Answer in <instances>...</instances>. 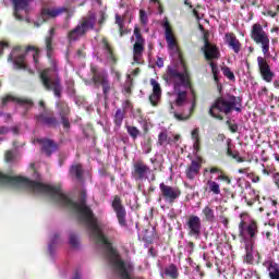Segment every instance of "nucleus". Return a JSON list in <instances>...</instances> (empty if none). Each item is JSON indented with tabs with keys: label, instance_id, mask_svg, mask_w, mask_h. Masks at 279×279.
Here are the masks:
<instances>
[{
	"label": "nucleus",
	"instance_id": "f03ea898",
	"mask_svg": "<svg viewBox=\"0 0 279 279\" xmlns=\"http://www.w3.org/2000/svg\"><path fill=\"white\" fill-rule=\"evenodd\" d=\"M240 236L244 241L245 255L244 263L252 265L254 263V247L258 239V225L256 221L245 222L241 221L239 225Z\"/></svg>",
	"mask_w": 279,
	"mask_h": 279
},
{
	"label": "nucleus",
	"instance_id": "603ef678",
	"mask_svg": "<svg viewBox=\"0 0 279 279\" xmlns=\"http://www.w3.org/2000/svg\"><path fill=\"white\" fill-rule=\"evenodd\" d=\"M158 143L159 145H167V132H161L158 135Z\"/></svg>",
	"mask_w": 279,
	"mask_h": 279
},
{
	"label": "nucleus",
	"instance_id": "864d4df0",
	"mask_svg": "<svg viewBox=\"0 0 279 279\" xmlns=\"http://www.w3.org/2000/svg\"><path fill=\"white\" fill-rule=\"evenodd\" d=\"M116 23L121 31L123 29V27H125V24H123V17H121V15L119 14H116Z\"/></svg>",
	"mask_w": 279,
	"mask_h": 279
},
{
	"label": "nucleus",
	"instance_id": "052dcab7",
	"mask_svg": "<svg viewBox=\"0 0 279 279\" xmlns=\"http://www.w3.org/2000/svg\"><path fill=\"white\" fill-rule=\"evenodd\" d=\"M72 279H82V269L77 268L74 271V276L72 277Z\"/></svg>",
	"mask_w": 279,
	"mask_h": 279
},
{
	"label": "nucleus",
	"instance_id": "393cba45",
	"mask_svg": "<svg viewBox=\"0 0 279 279\" xmlns=\"http://www.w3.org/2000/svg\"><path fill=\"white\" fill-rule=\"evenodd\" d=\"M101 45L102 49H105V51L108 53L109 59L112 60V62H117V57L114 56V48H112V45H110L108 37L101 38Z\"/></svg>",
	"mask_w": 279,
	"mask_h": 279
},
{
	"label": "nucleus",
	"instance_id": "774afa93",
	"mask_svg": "<svg viewBox=\"0 0 279 279\" xmlns=\"http://www.w3.org/2000/svg\"><path fill=\"white\" fill-rule=\"evenodd\" d=\"M274 181H275V184H277L278 189H279V174L278 173L274 174Z\"/></svg>",
	"mask_w": 279,
	"mask_h": 279
},
{
	"label": "nucleus",
	"instance_id": "72a5a7b5",
	"mask_svg": "<svg viewBox=\"0 0 279 279\" xmlns=\"http://www.w3.org/2000/svg\"><path fill=\"white\" fill-rule=\"evenodd\" d=\"M126 132L133 141H136L141 136V131L136 126L128 125Z\"/></svg>",
	"mask_w": 279,
	"mask_h": 279
},
{
	"label": "nucleus",
	"instance_id": "a211bd4d",
	"mask_svg": "<svg viewBox=\"0 0 279 279\" xmlns=\"http://www.w3.org/2000/svg\"><path fill=\"white\" fill-rule=\"evenodd\" d=\"M9 101H14L17 104V108H22L24 110V113L34 106V102L32 100L25 99V98H14L13 96H7L5 98L2 99V106H8Z\"/></svg>",
	"mask_w": 279,
	"mask_h": 279
},
{
	"label": "nucleus",
	"instance_id": "cd10ccee",
	"mask_svg": "<svg viewBox=\"0 0 279 279\" xmlns=\"http://www.w3.org/2000/svg\"><path fill=\"white\" fill-rule=\"evenodd\" d=\"M69 246L70 250L77 251L80 250V235L75 232L69 234Z\"/></svg>",
	"mask_w": 279,
	"mask_h": 279
},
{
	"label": "nucleus",
	"instance_id": "5fc2aeb1",
	"mask_svg": "<svg viewBox=\"0 0 279 279\" xmlns=\"http://www.w3.org/2000/svg\"><path fill=\"white\" fill-rule=\"evenodd\" d=\"M150 3H157L159 14H163L165 8L162 7V2H160V0H150Z\"/></svg>",
	"mask_w": 279,
	"mask_h": 279
},
{
	"label": "nucleus",
	"instance_id": "1a4fd4ad",
	"mask_svg": "<svg viewBox=\"0 0 279 279\" xmlns=\"http://www.w3.org/2000/svg\"><path fill=\"white\" fill-rule=\"evenodd\" d=\"M201 51L204 53L205 60L209 62L211 71H218L219 68L215 60H219L221 58L219 47H217L215 44H207L201 48Z\"/></svg>",
	"mask_w": 279,
	"mask_h": 279
},
{
	"label": "nucleus",
	"instance_id": "4d7b16f0",
	"mask_svg": "<svg viewBox=\"0 0 279 279\" xmlns=\"http://www.w3.org/2000/svg\"><path fill=\"white\" fill-rule=\"evenodd\" d=\"M208 38H210V34L208 33V31H205L203 33L204 45H213V43H210Z\"/></svg>",
	"mask_w": 279,
	"mask_h": 279
},
{
	"label": "nucleus",
	"instance_id": "9b49d317",
	"mask_svg": "<svg viewBox=\"0 0 279 279\" xmlns=\"http://www.w3.org/2000/svg\"><path fill=\"white\" fill-rule=\"evenodd\" d=\"M159 190L161 192V197L167 204H174L180 199L182 191L178 186H170L165 183L159 184Z\"/></svg>",
	"mask_w": 279,
	"mask_h": 279
},
{
	"label": "nucleus",
	"instance_id": "39448f33",
	"mask_svg": "<svg viewBox=\"0 0 279 279\" xmlns=\"http://www.w3.org/2000/svg\"><path fill=\"white\" fill-rule=\"evenodd\" d=\"M29 51H33V60L35 64H38V60H40V49L36 46H27L25 50L21 46H15L8 57V62H12L15 69L27 71L25 53H29Z\"/></svg>",
	"mask_w": 279,
	"mask_h": 279
},
{
	"label": "nucleus",
	"instance_id": "5701e85b",
	"mask_svg": "<svg viewBox=\"0 0 279 279\" xmlns=\"http://www.w3.org/2000/svg\"><path fill=\"white\" fill-rule=\"evenodd\" d=\"M225 37L227 45L233 49L234 53H239L241 51V41H239L236 35L234 33H227Z\"/></svg>",
	"mask_w": 279,
	"mask_h": 279
},
{
	"label": "nucleus",
	"instance_id": "c9c22d12",
	"mask_svg": "<svg viewBox=\"0 0 279 279\" xmlns=\"http://www.w3.org/2000/svg\"><path fill=\"white\" fill-rule=\"evenodd\" d=\"M145 49V41H135L133 46L134 56H141Z\"/></svg>",
	"mask_w": 279,
	"mask_h": 279
},
{
	"label": "nucleus",
	"instance_id": "c03bdc74",
	"mask_svg": "<svg viewBox=\"0 0 279 279\" xmlns=\"http://www.w3.org/2000/svg\"><path fill=\"white\" fill-rule=\"evenodd\" d=\"M124 90L128 94L132 93V77L130 76V74L126 75V81H125V84H124Z\"/></svg>",
	"mask_w": 279,
	"mask_h": 279
},
{
	"label": "nucleus",
	"instance_id": "423d86ee",
	"mask_svg": "<svg viewBox=\"0 0 279 279\" xmlns=\"http://www.w3.org/2000/svg\"><path fill=\"white\" fill-rule=\"evenodd\" d=\"M40 82L47 90H53L54 97H62V83L58 73L51 71L39 72Z\"/></svg>",
	"mask_w": 279,
	"mask_h": 279
},
{
	"label": "nucleus",
	"instance_id": "c85d7f7f",
	"mask_svg": "<svg viewBox=\"0 0 279 279\" xmlns=\"http://www.w3.org/2000/svg\"><path fill=\"white\" fill-rule=\"evenodd\" d=\"M70 173L76 178L78 182H82V178L84 177V169H82L81 165H73L70 169Z\"/></svg>",
	"mask_w": 279,
	"mask_h": 279
},
{
	"label": "nucleus",
	"instance_id": "e2e57ef3",
	"mask_svg": "<svg viewBox=\"0 0 279 279\" xmlns=\"http://www.w3.org/2000/svg\"><path fill=\"white\" fill-rule=\"evenodd\" d=\"M195 248V244L193 242H189L186 245V250L189 254H193V250Z\"/></svg>",
	"mask_w": 279,
	"mask_h": 279
},
{
	"label": "nucleus",
	"instance_id": "2f4dec72",
	"mask_svg": "<svg viewBox=\"0 0 279 279\" xmlns=\"http://www.w3.org/2000/svg\"><path fill=\"white\" fill-rule=\"evenodd\" d=\"M207 186L209 193H213L214 195H221V187L219 186V183L209 180L207 181Z\"/></svg>",
	"mask_w": 279,
	"mask_h": 279
},
{
	"label": "nucleus",
	"instance_id": "7c9ffc66",
	"mask_svg": "<svg viewBox=\"0 0 279 279\" xmlns=\"http://www.w3.org/2000/svg\"><path fill=\"white\" fill-rule=\"evenodd\" d=\"M13 3V8L15 12H19V10H27L29 8V1L31 0H11Z\"/></svg>",
	"mask_w": 279,
	"mask_h": 279
},
{
	"label": "nucleus",
	"instance_id": "6ab92c4d",
	"mask_svg": "<svg viewBox=\"0 0 279 279\" xmlns=\"http://www.w3.org/2000/svg\"><path fill=\"white\" fill-rule=\"evenodd\" d=\"M162 27L165 29V36L168 47H170V49L175 48L178 46V43L175 41V35H173V28H171V24L169 23L168 17L163 19Z\"/></svg>",
	"mask_w": 279,
	"mask_h": 279
},
{
	"label": "nucleus",
	"instance_id": "de8ad7c7",
	"mask_svg": "<svg viewBox=\"0 0 279 279\" xmlns=\"http://www.w3.org/2000/svg\"><path fill=\"white\" fill-rule=\"evenodd\" d=\"M252 193L254 198H248L247 196H243V201L245 202V204H247V206H254V202L258 199V196H256V193L254 191H252Z\"/></svg>",
	"mask_w": 279,
	"mask_h": 279
},
{
	"label": "nucleus",
	"instance_id": "6e6d98bb",
	"mask_svg": "<svg viewBox=\"0 0 279 279\" xmlns=\"http://www.w3.org/2000/svg\"><path fill=\"white\" fill-rule=\"evenodd\" d=\"M199 8H202V5L197 4L196 8L192 11L193 16H195L197 21H202V15H199V11H197Z\"/></svg>",
	"mask_w": 279,
	"mask_h": 279
},
{
	"label": "nucleus",
	"instance_id": "37998d69",
	"mask_svg": "<svg viewBox=\"0 0 279 279\" xmlns=\"http://www.w3.org/2000/svg\"><path fill=\"white\" fill-rule=\"evenodd\" d=\"M108 21V14H106V11H99V20L98 25L100 27H104V24Z\"/></svg>",
	"mask_w": 279,
	"mask_h": 279
},
{
	"label": "nucleus",
	"instance_id": "a878e982",
	"mask_svg": "<svg viewBox=\"0 0 279 279\" xmlns=\"http://www.w3.org/2000/svg\"><path fill=\"white\" fill-rule=\"evenodd\" d=\"M163 274L170 279H178L180 277V270L178 269V266H175V264H170L169 266H166L163 269Z\"/></svg>",
	"mask_w": 279,
	"mask_h": 279
},
{
	"label": "nucleus",
	"instance_id": "9d476101",
	"mask_svg": "<svg viewBox=\"0 0 279 279\" xmlns=\"http://www.w3.org/2000/svg\"><path fill=\"white\" fill-rule=\"evenodd\" d=\"M111 208L113 213H116L119 226L121 228H128V211L125 210V206H123V201H121V197L119 195H114L111 198Z\"/></svg>",
	"mask_w": 279,
	"mask_h": 279
},
{
	"label": "nucleus",
	"instance_id": "dca6fc26",
	"mask_svg": "<svg viewBox=\"0 0 279 279\" xmlns=\"http://www.w3.org/2000/svg\"><path fill=\"white\" fill-rule=\"evenodd\" d=\"M37 143H39L41 147V154H45V156H51L58 150V144L53 142V140L39 138L37 140Z\"/></svg>",
	"mask_w": 279,
	"mask_h": 279
},
{
	"label": "nucleus",
	"instance_id": "ea45409f",
	"mask_svg": "<svg viewBox=\"0 0 279 279\" xmlns=\"http://www.w3.org/2000/svg\"><path fill=\"white\" fill-rule=\"evenodd\" d=\"M114 123L118 125V128H120L121 123H123V111H121V109L116 111Z\"/></svg>",
	"mask_w": 279,
	"mask_h": 279
},
{
	"label": "nucleus",
	"instance_id": "a19ab883",
	"mask_svg": "<svg viewBox=\"0 0 279 279\" xmlns=\"http://www.w3.org/2000/svg\"><path fill=\"white\" fill-rule=\"evenodd\" d=\"M213 77L217 84V89L221 93V76L219 75V71H213Z\"/></svg>",
	"mask_w": 279,
	"mask_h": 279
},
{
	"label": "nucleus",
	"instance_id": "09e8293b",
	"mask_svg": "<svg viewBox=\"0 0 279 279\" xmlns=\"http://www.w3.org/2000/svg\"><path fill=\"white\" fill-rule=\"evenodd\" d=\"M226 124L228 125V128L231 132H233V133L239 132V124H236V123L232 124V120L230 118L227 120Z\"/></svg>",
	"mask_w": 279,
	"mask_h": 279
},
{
	"label": "nucleus",
	"instance_id": "0eeeda50",
	"mask_svg": "<svg viewBox=\"0 0 279 279\" xmlns=\"http://www.w3.org/2000/svg\"><path fill=\"white\" fill-rule=\"evenodd\" d=\"M251 38L256 43V45L262 46V51L264 56L269 53V35L263 29V25L256 23L253 24L251 29Z\"/></svg>",
	"mask_w": 279,
	"mask_h": 279
},
{
	"label": "nucleus",
	"instance_id": "f3484780",
	"mask_svg": "<svg viewBox=\"0 0 279 279\" xmlns=\"http://www.w3.org/2000/svg\"><path fill=\"white\" fill-rule=\"evenodd\" d=\"M151 173V169L145 165L143 161H137L134 163L133 175L136 181L147 180V174Z\"/></svg>",
	"mask_w": 279,
	"mask_h": 279
},
{
	"label": "nucleus",
	"instance_id": "aec40b11",
	"mask_svg": "<svg viewBox=\"0 0 279 279\" xmlns=\"http://www.w3.org/2000/svg\"><path fill=\"white\" fill-rule=\"evenodd\" d=\"M201 169H202V157H197L196 160H192L191 165L185 170L187 180H195V178L199 175Z\"/></svg>",
	"mask_w": 279,
	"mask_h": 279
},
{
	"label": "nucleus",
	"instance_id": "79ce46f5",
	"mask_svg": "<svg viewBox=\"0 0 279 279\" xmlns=\"http://www.w3.org/2000/svg\"><path fill=\"white\" fill-rule=\"evenodd\" d=\"M260 76L265 82H271L274 80V73L271 71H260Z\"/></svg>",
	"mask_w": 279,
	"mask_h": 279
},
{
	"label": "nucleus",
	"instance_id": "7ed1b4c3",
	"mask_svg": "<svg viewBox=\"0 0 279 279\" xmlns=\"http://www.w3.org/2000/svg\"><path fill=\"white\" fill-rule=\"evenodd\" d=\"M241 98L239 97L232 95L220 97L209 109V114L213 116L214 119H219V121H223V114L226 117H230L232 112H241Z\"/></svg>",
	"mask_w": 279,
	"mask_h": 279
},
{
	"label": "nucleus",
	"instance_id": "473e14b6",
	"mask_svg": "<svg viewBox=\"0 0 279 279\" xmlns=\"http://www.w3.org/2000/svg\"><path fill=\"white\" fill-rule=\"evenodd\" d=\"M192 138L194 141V144H193L194 153L197 154V151H199V129H194L192 131Z\"/></svg>",
	"mask_w": 279,
	"mask_h": 279
},
{
	"label": "nucleus",
	"instance_id": "8fccbe9b",
	"mask_svg": "<svg viewBox=\"0 0 279 279\" xmlns=\"http://www.w3.org/2000/svg\"><path fill=\"white\" fill-rule=\"evenodd\" d=\"M134 36L136 38V43H145V39L143 38V34H141V28L138 27L134 28Z\"/></svg>",
	"mask_w": 279,
	"mask_h": 279
},
{
	"label": "nucleus",
	"instance_id": "680f3d73",
	"mask_svg": "<svg viewBox=\"0 0 279 279\" xmlns=\"http://www.w3.org/2000/svg\"><path fill=\"white\" fill-rule=\"evenodd\" d=\"M268 93H269V90L267 89V87H262V90L258 92V96L259 97H267Z\"/></svg>",
	"mask_w": 279,
	"mask_h": 279
},
{
	"label": "nucleus",
	"instance_id": "e433bc0d",
	"mask_svg": "<svg viewBox=\"0 0 279 279\" xmlns=\"http://www.w3.org/2000/svg\"><path fill=\"white\" fill-rule=\"evenodd\" d=\"M45 45H46L47 56H51V53H53V39L51 37H46Z\"/></svg>",
	"mask_w": 279,
	"mask_h": 279
},
{
	"label": "nucleus",
	"instance_id": "338daca9",
	"mask_svg": "<svg viewBox=\"0 0 279 279\" xmlns=\"http://www.w3.org/2000/svg\"><path fill=\"white\" fill-rule=\"evenodd\" d=\"M223 75L228 77V80H234V73H232V71H225Z\"/></svg>",
	"mask_w": 279,
	"mask_h": 279
},
{
	"label": "nucleus",
	"instance_id": "3c124183",
	"mask_svg": "<svg viewBox=\"0 0 279 279\" xmlns=\"http://www.w3.org/2000/svg\"><path fill=\"white\" fill-rule=\"evenodd\" d=\"M140 21L142 23V25H147V12H145V10L141 9L140 10Z\"/></svg>",
	"mask_w": 279,
	"mask_h": 279
},
{
	"label": "nucleus",
	"instance_id": "bf43d9fd",
	"mask_svg": "<svg viewBox=\"0 0 279 279\" xmlns=\"http://www.w3.org/2000/svg\"><path fill=\"white\" fill-rule=\"evenodd\" d=\"M265 16H270L271 19H276L278 16V12L268 10L266 13H264Z\"/></svg>",
	"mask_w": 279,
	"mask_h": 279
},
{
	"label": "nucleus",
	"instance_id": "4c0bfd02",
	"mask_svg": "<svg viewBox=\"0 0 279 279\" xmlns=\"http://www.w3.org/2000/svg\"><path fill=\"white\" fill-rule=\"evenodd\" d=\"M227 155H229L233 160H236V162H244V159L239 155L238 150H232L230 148L227 149Z\"/></svg>",
	"mask_w": 279,
	"mask_h": 279
},
{
	"label": "nucleus",
	"instance_id": "412c9836",
	"mask_svg": "<svg viewBox=\"0 0 279 279\" xmlns=\"http://www.w3.org/2000/svg\"><path fill=\"white\" fill-rule=\"evenodd\" d=\"M150 85L153 86V94L149 96V101L153 106H158L160 97L162 95V89H160V84L156 80H150Z\"/></svg>",
	"mask_w": 279,
	"mask_h": 279
},
{
	"label": "nucleus",
	"instance_id": "0e129e2a",
	"mask_svg": "<svg viewBox=\"0 0 279 279\" xmlns=\"http://www.w3.org/2000/svg\"><path fill=\"white\" fill-rule=\"evenodd\" d=\"M156 64L159 69H162V66H165V59L158 57L157 58V61H156Z\"/></svg>",
	"mask_w": 279,
	"mask_h": 279
},
{
	"label": "nucleus",
	"instance_id": "4468645a",
	"mask_svg": "<svg viewBox=\"0 0 279 279\" xmlns=\"http://www.w3.org/2000/svg\"><path fill=\"white\" fill-rule=\"evenodd\" d=\"M35 119L39 125H45L46 128H58V118L52 111H43L41 113L35 116Z\"/></svg>",
	"mask_w": 279,
	"mask_h": 279
},
{
	"label": "nucleus",
	"instance_id": "c756f323",
	"mask_svg": "<svg viewBox=\"0 0 279 279\" xmlns=\"http://www.w3.org/2000/svg\"><path fill=\"white\" fill-rule=\"evenodd\" d=\"M202 214L205 217V221H208L209 223H214L215 221V209L211 208L210 206H206L203 210Z\"/></svg>",
	"mask_w": 279,
	"mask_h": 279
},
{
	"label": "nucleus",
	"instance_id": "2eb2a0df",
	"mask_svg": "<svg viewBox=\"0 0 279 279\" xmlns=\"http://www.w3.org/2000/svg\"><path fill=\"white\" fill-rule=\"evenodd\" d=\"M57 109L59 117H61V123L64 128V130H70L71 128V122H69V105L64 102L63 100H58L57 101Z\"/></svg>",
	"mask_w": 279,
	"mask_h": 279
},
{
	"label": "nucleus",
	"instance_id": "4be33fe9",
	"mask_svg": "<svg viewBox=\"0 0 279 279\" xmlns=\"http://www.w3.org/2000/svg\"><path fill=\"white\" fill-rule=\"evenodd\" d=\"M62 243V239L60 238V233L56 232L52 236H50V241L48 243V254L50 258H56V250L58 245Z\"/></svg>",
	"mask_w": 279,
	"mask_h": 279
},
{
	"label": "nucleus",
	"instance_id": "20e7f679",
	"mask_svg": "<svg viewBox=\"0 0 279 279\" xmlns=\"http://www.w3.org/2000/svg\"><path fill=\"white\" fill-rule=\"evenodd\" d=\"M97 24V14L93 11H89L85 16L81 19L77 25L69 31L68 33V43H77L81 38L86 37L88 32H93L95 29V25Z\"/></svg>",
	"mask_w": 279,
	"mask_h": 279
},
{
	"label": "nucleus",
	"instance_id": "bb28decb",
	"mask_svg": "<svg viewBox=\"0 0 279 279\" xmlns=\"http://www.w3.org/2000/svg\"><path fill=\"white\" fill-rule=\"evenodd\" d=\"M267 271L270 279H279V264L270 262Z\"/></svg>",
	"mask_w": 279,
	"mask_h": 279
},
{
	"label": "nucleus",
	"instance_id": "13d9d810",
	"mask_svg": "<svg viewBox=\"0 0 279 279\" xmlns=\"http://www.w3.org/2000/svg\"><path fill=\"white\" fill-rule=\"evenodd\" d=\"M8 47H10V44L8 41H0V56H3V49H8Z\"/></svg>",
	"mask_w": 279,
	"mask_h": 279
},
{
	"label": "nucleus",
	"instance_id": "b1692460",
	"mask_svg": "<svg viewBox=\"0 0 279 279\" xmlns=\"http://www.w3.org/2000/svg\"><path fill=\"white\" fill-rule=\"evenodd\" d=\"M19 145L16 144V142H13V149L7 150L4 158L5 161L9 162V165H14V162H16V160H19Z\"/></svg>",
	"mask_w": 279,
	"mask_h": 279
},
{
	"label": "nucleus",
	"instance_id": "a18cd8bd",
	"mask_svg": "<svg viewBox=\"0 0 279 279\" xmlns=\"http://www.w3.org/2000/svg\"><path fill=\"white\" fill-rule=\"evenodd\" d=\"M65 85L68 88V93L70 95H75V88L73 87V86H75V83L73 82V80L65 81Z\"/></svg>",
	"mask_w": 279,
	"mask_h": 279
},
{
	"label": "nucleus",
	"instance_id": "49530a36",
	"mask_svg": "<svg viewBox=\"0 0 279 279\" xmlns=\"http://www.w3.org/2000/svg\"><path fill=\"white\" fill-rule=\"evenodd\" d=\"M142 149L144 154H150L151 153V142L145 141L144 143H142Z\"/></svg>",
	"mask_w": 279,
	"mask_h": 279
},
{
	"label": "nucleus",
	"instance_id": "ddd939ff",
	"mask_svg": "<svg viewBox=\"0 0 279 279\" xmlns=\"http://www.w3.org/2000/svg\"><path fill=\"white\" fill-rule=\"evenodd\" d=\"M185 226L189 236H193L196 240L202 236V219L199 216H190Z\"/></svg>",
	"mask_w": 279,
	"mask_h": 279
},
{
	"label": "nucleus",
	"instance_id": "58836bf2",
	"mask_svg": "<svg viewBox=\"0 0 279 279\" xmlns=\"http://www.w3.org/2000/svg\"><path fill=\"white\" fill-rule=\"evenodd\" d=\"M213 252L203 254V260L206 264V267H208V269L213 268Z\"/></svg>",
	"mask_w": 279,
	"mask_h": 279
},
{
	"label": "nucleus",
	"instance_id": "69168bd1",
	"mask_svg": "<svg viewBox=\"0 0 279 279\" xmlns=\"http://www.w3.org/2000/svg\"><path fill=\"white\" fill-rule=\"evenodd\" d=\"M218 180H222V182H227V184H231V180H230V178H228V177H226V175H223V174H220L219 177H218Z\"/></svg>",
	"mask_w": 279,
	"mask_h": 279
},
{
	"label": "nucleus",
	"instance_id": "6e6552de",
	"mask_svg": "<svg viewBox=\"0 0 279 279\" xmlns=\"http://www.w3.org/2000/svg\"><path fill=\"white\" fill-rule=\"evenodd\" d=\"M85 84L90 86V84H95V86H102V93L105 97H108L110 93V80L108 78V74L106 72H89V77L84 78Z\"/></svg>",
	"mask_w": 279,
	"mask_h": 279
},
{
	"label": "nucleus",
	"instance_id": "f704fd0d",
	"mask_svg": "<svg viewBox=\"0 0 279 279\" xmlns=\"http://www.w3.org/2000/svg\"><path fill=\"white\" fill-rule=\"evenodd\" d=\"M257 64L259 71H271V68H269V63H267V59L263 57L257 58Z\"/></svg>",
	"mask_w": 279,
	"mask_h": 279
},
{
	"label": "nucleus",
	"instance_id": "f8f14e48",
	"mask_svg": "<svg viewBox=\"0 0 279 279\" xmlns=\"http://www.w3.org/2000/svg\"><path fill=\"white\" fill-rule=\"evenodd\" d=\"M70 10L66 7H44L40 11L43 23H47L49 19H58L62 14H69Z\"/></svg>",
	"mask_w": 279,
	"mask_h": 279
},
{
	"label": "nucleus",
	"instance_id": "f257e3e1",
	"mask_svg": "<svg viewBox=\"0 0 279 279\" xmlns=\"http://www.w3.org/2000/svg\"><path fill=\"white\" fill-rule=\"evenodd\" d=\"M167 84L174 86L177 98L171 104L170 113L177 121L191 119V112L195 110V92L191 88V80L186 71H167L163 74Z\"/></svg>",
	"mask_w": 279,
	"mask_h": 279
}]
</instances>
